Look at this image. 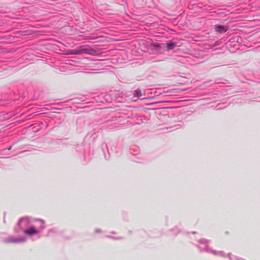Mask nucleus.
<instances>
[{"label":"nucleus","instance_id":"f257e3e1","mask_svg":"<svg viewBox=\"0 0 260 260\" xmlns=\"http://www.w3.org/2000/svg\"><path fill=\"white\" fill-rule=\"evenodd\" d=\"M155 46H156L157 47H166L167 48L168 50H171L174 48V47L175 46V44L174 43H167V44H157V45H155Z\"/></svg>","mask_w":260,"mask_h":260},{"label":"nucleus","instance_id":"f03ea898","mask_svg":"<svg viewBox=\"0 0 260 260\" xmlns=\"http://www.w3.org/2000/svg\"><path fill=\"white\" fill-rule=\"evenodd\" d=\"M215 30L217 32L223 33L226 31L228 30V28L223 25H215Z\"/></svg>","mask_w":260,"mask_h":260},{"label":"nucleus","instance_id":"7ed1b4c3","mask_svg":"<svg viewBox=\"0 0 260 260\" xmlns=\"http://www.w3.org/2000/svg\"><path fill=\"white\" fill-rule=\"evenodd\" d=\"M25 233L28 235H31L32 234H37V231L36 230L35 228H30L25 231Z\"/></svg>","mask_w":260,"mask_h":260},{"label":"nucleus","instance_id":"20e7f679","mask_svg":"<svg viewBox=\"0 0 260 260\" xmlns=\"http://www.w3.org/2000/svg\"><path fill=\"white\" fill-rule=\"evenodd\" d=\"M93 51L92 49L88 48H82L78 53H87L89 54H92L91 52Z\"/></svg>","mask_w":260,"mask_h":260},{"label":"nucleus","instance_id":"39448f33","mask_svg":"<svg viewBox=\"0 0 260 260\" xmlns=\"http://www.w3.org/2000/svg\"><path fill=\"white\" fill-rule=\"evenodd\" d=\"M20 241H21V240L11 238L8 240L7 242H18Z\"/></svg>","mask_w":260,"mask_h":260}]
</instances>
